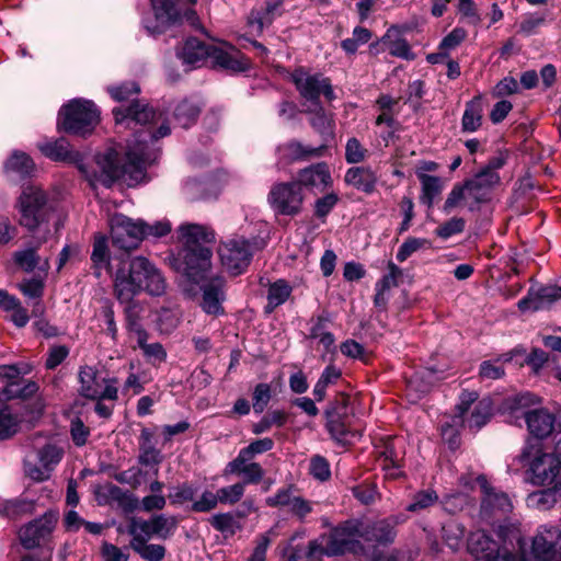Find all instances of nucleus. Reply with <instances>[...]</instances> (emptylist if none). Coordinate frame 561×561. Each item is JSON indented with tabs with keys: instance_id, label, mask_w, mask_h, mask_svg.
<instances>
[{
	"instance_id": "nucleus-1",
	"label": "nucleus",
	"mask_w": 561,
	"mask_h": 561,
	"mask_svg": "<svg viewBox=\"0 0 561 561\" xmlns=\"http://www.w3.org/2000/svg\"><path fill=\"white\" fill-rule=\"evenodd\" d=\"M169 134L170 127L165 123H162L156 133L151 130L139 133L135 141L128 145L124 164H119L118 152L114 148H108L96 154L98 170L94 171L91 181L100 182L105 186H111L117 180H123L128 185L141 182L145 178L146 168L159 157V149L153 145L149 146L147 137L153 142Z\"/></svg>"
},
{
	"instance_id": "nucleus-2",
	"label": "nucleus",
	"mask_w": 561,
	"mask_h": 561,
	"mask_svg": "<svg viewBox=\"0 0 561 561\" xmlns=\"http://www.w3.org/2000/svg\"><path fill=\"white\" fill-rule=\"evenodd\" d=\"M396 536L394 524L389 519L368 523L346 520L328 534L310 541L306 553L307 561H321L323 557H333L346 552H358L365 543H388Z\"/></svg>"
},
{
	"instance_id": "nucleus-3",
	"label": "nucleus",
	"mask_w": 561,
	"mask_h": 561,
	"mask_svg": "<svg viewBox=\"0 0 561 561\" xmlns=\"http://www.w3.org/2000/svg\"><path fill=\"white\" fill-rule=\"evenodd\" d=\"M113 283L114 295L119 302H129L142 291L151 296H161L167 289L161 271L141 255L122 260L115 271Z\"/></svg>"
},
{
	"instance_id": "nucleus-4",
	"label": "nucleus",
	"mask_w": 561,
	"mask_h": 561,
	"mask_svg": "<svg viewBox=\"0 0 561 561\" xmlns=\"http://www.w3.org/2000/svg\"><path fill=\"white\" fill-rule=\"evenodd\" d=\"M500 175L492 172H478L462 184H456L449 192L443 210L449 214L460 202L466 201L470 210L490 201L492 190L500 183Z\"/></svg>"
},
{
	"instance_id": "nucleus-5",
	"label": "nucleus",
	"mask_w": 561,
	"mask_h": 561,
	"mask_svg": "<svg viewBox=\"0 0 561 561\" xmlns=\"http://www.w3.org/2000/svg\"><path fill=\"white\" fill-rule=\"evenodd\" d=\"M19 224L30 231H35L48 224L54 211L48 203L47 194L38 186L23 188L16 202Z\"/></svg>"
},
{
	"instance_id": "nucleus-6",
	"label": "nucleus",
	"mask_w": 561,
	"mask_h": 561,
	"mask_svg": "<svg viewBox=\"0 0 561 561\" xmlns=\"http://www.w3.org/2000/svg\"><path fill=\"white\" fill-rule=\"evenodd\" d=\"M519 460L528 467V478L534 485L551 484L560 471V460L554 455L543 450L540 443H528L520 456Z\"/></svg>"
},
{
	"instance_id": "nucleus-7",
	"label": "nucleus",
	"mask_w": 561,
	"mask_h": 561,
	"mask_svg": "<svg viewBox=\"0 0 561 561\" xmlns=\"http://www.w3.org/2000/svg\"><path fill=\"white\" fill-rule=\"evenodd\" d=\"M99 123V111L91 101L75 100L59 112L57 127L73 135H85Z\"/></svg>"
},
{
	"instance_id": "nucleus-8",
	"label": "nucleus",
	"mask_w": 561,
	"mask_h": 561,
	"mask_svg": "<svg viewBox=\"0 0 561 561\" xmlns=\"http://www.w3.org/2000/svg\"><path fill=\"white\" fill-rule=\"evenodd\" d=\"M538 402V397L526 392L512 398L508 401V407L513 411H523L528 431L531 435L537 438H545L552 433L556 416L543 408L527 410Z\"/></svg>"
},
{
	"instance_id": "nucleus-9",
	"label": "nucleus",
	"mask_w": 561,
	"mask_h": 561,
	"mask_svg": "<svg viewBox=\"0 0 561 561\" xmlns=\"http://www.w3.org/2000/svg\"><path fill=\"white\" fill-rule=\"evenodd\" d=\"M455 424L461 423L471 431H479L484 426L492 415V403L489 399L478 401L476 391L465 390L461 392L457 404Z\"/></svg>"
},
{
	"instance_id": "nucleus-10",
	"label": "nucleus",
	"mask_w": 561,
	"mask_h": 561,
	"mask_svg": "<svg viewBox=\"0 0 561 561\" xmlns=\"http://www.w3.org/2000/svg\"><path fill=\"white\" fill-rule=\"evenodd\" d=\"M290 78L300 96L314 105H318L320 95H324L328 101L335 99L330 79L321 73L297 68L291 72Z\"/></svg>"
},
{
	"instance_id": "nucleus-11",
	"label": "nucleus",
	"mask_w": 561,
	"mask_h": 561,
	"mask_svg": "<svg viewBox=\"0 0 561 561\" xmlns=\"http://www.w3.org/2000/svg\"><path fill=\"white\" fill-rule=\"evenodd\" d=\"M81 396L92 400H117L118 389L116 379L102 378L92 366L81 367L79 371Z\"/></svg>"
},
{
	"instance_id": "nucleus-12",
	"label": "nucleus",
	"mask_w": 561,
	"mask_h": 561,
	"mask_svg": "<svg viewBox=\"0 0 561 561\" xmlns=\"http://www.w3.org/2000/svg\"><path fill=\"white\" fill-rule=\"evenodd\" d=\"M59 514L57 511H47L39 518L24 525L19 531L22 546L33 549L47 543L57 526Z\"/></svg>"
},
{
	"instance_id": "nucleus-13",
	"label": "nucleus",
	"mask_w": 561,
	"mask_h": 561,
	"mask_svg": "<svg viewBox=\"0 0 561 561\" xmlns=\"http://www.w3.org/2000/svg\"><path fill=\"white\" fill-rule=\"evenodd\" d=\"M267 201L276 214L295 216L301 210L304 196L298 183H277L271 188Z\"/></svg>"
},
{
	"instance_id": "nucleus-14",
	"label": "nucleus",
	"mask_w": 561,
	"mask_h": 561,
	"mask_svg": "<svg viewBox=\"0 0 561 561\" xmlns=\"http://www.w3.org/2000/svg\"><path fill=\"white\" fill-rule=\"evenodd\" d=\"M113 244L129 251L138 247L144 239L145 227L142 220H131L125 215L115 214L110 219Z\"/></svg>"
},
{
	"instance_id": "nucleus-15",
	"label": "nucleus",
	"mask_w": 561,
	"mask_h": 561,
	"mask_svg": "<svg viewBox=\"0 0 561 561\" xmlns=\"http://www.w3.org/2000/svg\"><path fill=\"white\" fill-rule=\"evenodd\" d=\"M28 367H19L18 365H1L0 379L7 380V385L0 390V400L7 401L15 398L26 399L35 394L38 386L34 381L20 380V375L28 373Z\"/></svg>"
},
{
	"instance_id": "nucleus-16",
	"label": "nucleus",
	"mask_w": 561,
	"mask_h": 561,
	"mask_svg": "<svg viewBox=\"0 0 561 561\" xmlns=\"http://www.w3.org/2000/svg\"><path fill=\"white\" fill-rule=\"evenodd\" d=\"M64 449L54 443H45L36 449V462L26 461L24 465L25 474L36 481L42 482L49 479L51 471L61 461Z\"/></svg>"
},
{
	"instance_id": "nucleus-17",
	"label": "nucleus",
	"mask_w": 561,
	"mask_h": 561,
	"mask_svg": "<svg viewBox=\"0 0 561 561\" xmlns=\"http://www.w3.org/2000/svg\"><path fill=\"white\" fill-rule=\"evenodd\" d=\"M222 266L233 274H240L251 260L250 244L244 238H232L218 248Z\"/></svg>"
},
{
	"instance_id": "nucleus-18",
	"label": "nucleus",
	"mask_w": 561,
	"mask_h": 561,
	"mask_svg": "<svg viewBox=\"0 0 561 561\" xmlns=\"http://www.w3.org/2000/svg\"><path fill=\"white\" fill-rule=\"evenodd\" d=\"M534 558L539 561H561V530L554 526H542L534 537Z\"/></svg>"
},
{
	"instance_id": "nucleus-19",
	"label": "nucleus",
	"mask_w": 561,
	"mask_h": 561,
	"mask_svg": "<svg viewBox=\"0 0 561 561\" xmlns=\"http://www.w3.org/2000/svg\"><path fill=\"white\" fill-rule=\"evenodd\" d=\"M240 493H224L221 497L217 493H171V502L183 505L185 510L193 512H209L218 502H237Z\"/></svg>"
},
{
	"instance_id": "nucleus-20",
	"label": "nucleus",
	"mask_w": 561,
	"mask_h": 561,
	"mask_svg": "<svg viewBox=\"0 0 561 561\" xmlns=\"http://www.w3.org/2000/svg\"><path fill=\"white\" fill-rule=\"evenodd\" d=\"M174 528L175 525L172 520L163 516H156L149 520L133 519L129 524L128 533L133 537L131 540L149 541L153 537L168 538Z\"/></svg>"
},
{
	"instance_id": "nucleus-21",
	"label": "nucleus",
	"mask_w": 561,
	"mask_h": 561,
	"mask_svg": "<svg viewBox=\"0 0 561 561\" xmlns=\"http://www.w3.org/2000/svg\"><path fill=\"white\" fill-rule=\"evenodd\" d=\"M211 250L209 247L192 248L184 250L183 272L193 283H199L207 278L211 267Z\"/></svg>"
},
{
	"instance_id": "nucleus-22",
	"label": "nucleus",
	"mask_w": 561,
	"mask_h": 561,
	"mask_svg": "<svg viewBox=\"0 0 561 561\" xmlns=\"http://www.w3.org/2000/svg\"><path fill=\"white\" fill-rule=\"evenodd\" d=\"M469 550L476 554L474 561H529L524 554L513 556L504 552L494 556L495 543L483 533H476L470 537Z\"/></svg>"
},
{
	"instance_id": "nucleus-23",
	"label": "nucleus",
	"mask_w": 561,
	"mask_h": 561,
	"mask_svg": "<svg viewBox=\"0 0 561 561\" xmlns=\"http://www.w3.org/2000/svg\"><path fill=\"white\" fill-rule=\"evenodd\" d=\"M116 124L126 123L128 127L136 125H146L147 123L158 122L161 118V114L157 113L139 101L133 102L128 106H117L113 110Z\"/></svg>"
},
{
	"instance_id": "nucleus-24",
	"label": "nucleus",
	"mask_w": 561,
	"mask_h": 561,
	"mask_svg": "<svg viewBox=\"0 0 561 561\" xmlns=\"http://www.w3.org/2000/svg\"><path fill=\"white\" fill-rule=\"evenodd\" d=\"M324 146L311 147L297 140L287 141L277 147V164L287 165L296 161H305L323 154Z\"/></svg>"
},
{
	"instance_id": "nucleus-25",
	"label": "nucleus",
	"mask_w": 561,
	"mask_h": 561,
	"mask_svg": "<svg viewBox=\"0 0 561 561\" xmlns=\"http://www.w3.org/2000/svg\"><path fill=\"white\" fill-rule=\"evenodd\" d=\"M210 57L217 66L230 71L241 72L249 68V61L243 54L230 45L211 46Z\"/></svg>"
},
{
	"instance_id": "nucleus-26",
	"label": "nucleus",
	"mask_w": 561,
	"mask_h": 561,
	"mask_svg": "<svg viewBox=\"0 0 561 561\" xmlns=\"http://www.w3.org/2000/svg\"><path fill=\"white\" fill-rule=\"evenodd\" d=\"M225 280L221 277H214L203 286V298L201 302L202 309L211 316L224 313L221 306L225 300Z\"/></svg>"
},
{
	"instance_id": "nucleus-27",
	"label": "nucleus",
	"mask_w": 561,
	"mask_h": 561,
	"mask_svg": "<svg viewBox=\"0 0 561 561\" xmlns=\"http://www.w3.org/2000/svg\"><path fill=\"white\" fill-rule=\"evenodd\" d=\"M559 299H561V287L546 286L530 290L527 297L518 301V308L522 311H537L547 308Z\"/></svg>"
},
{
	"instance_id": "nucleus-28",
	"label": "nucleus",
	"mask_w": 561,
	"mask_h": 561,
	"mask_svg": "<svg viewBox=\"0 0 561 561\" xmlns=\"http://www.w3.org/2000/svg\"><path fill=\"white\" fill-rule=\"evenodd\" d=\"M378 448V463L385 471L386 479H397L401 471V457L396 449V440L391 437L381 440Z\"/></svg>"
},
{
	"instance_id": "nucleus-29",
	"label": "nucleus",
	"mask_w": 561,
	"mask_h": 561,
	"mask_svg": "<svg viewBox=\"0 0 561 561\" xmlns=\"http://www.w3.org/2000/svg\"><path fill=\"white\" fill-rule=\"evenodd\" d=\"M179 238L185 245L184 250L192 248L208 247L215 241L214 231L197 224H183L179 227Z\"/></svg>"
},
{
	"instance_id": "nucleus-30",
	"label": "nucleus",
	"mask_w": 561,
	"mask_h": 561,
	"mask_svg": "<svg viewBox=\"0 0 561 561\" xmlns=\"http://www.w3.org/2000/svg\"><path fill=\"white\" fill-rule=\"evenodd\" d=\"M301 186L317 188L323 191L332 184L331 174L325 163H318L305 168L299 172L298 181H295Z\"/></svg>"
},
{
	"instance_id": "nucleus-31",
	"label": "nucleus",
	"mask_w": 561,
	"mask_h": 561,
	"mask_svg": "<svg viewBox=\"0 0 561 561\" xmlns=\"http://www.w3.org/2000/svg\"><path fill=\"white\" fill-rule=\"evenodd\" d=\"M345 182L366 194H371L378 182V175L370 167H355L346 171Z\"/></svg>"
},
{
	"instance_id": "nucleus-32",
	"label": "nucleus",
	"mask_w": 561,
	"mask_h": 561,
	"mask_svg": "<svg viewBox=\"0 0 561 561\" xmlns=\"http://www.w3.org/2000/svg\"><path fill=\"white\" fill-rule=\"evenodd\" d=\"M284 0H266L265 7L260 10H252L249 15V24L259 33L265 26L272 24L276 15L280 14Z\"/></svg>"
},
{
	"instance_id": "nucleus-33",
	"label": "nucleus",
	"mask_w": 561,
	"mask_h": 561,
	"mask_svg": "<svg viewBox=\"0 0 561 561\" xmlns=\"http://www.w3.org/2000/svg\"><path fill=\"white\" fill-rule=\"evenodd\" d=\"M125 308V327L128 334L135 339L144 337L147 331L142 325L145 308L141 304L134 301L126 302Z\"/></svg>"
},
{
	"instance_id": "nucleus-34",
	"label": "nucleus",
	"mask_w": 561,
	"mask_h": 561,
	"mask_svg": "<svg viewBox=\"0 0 561 561\" xmlns=\"http://www.w3.org/2000/svg\"><path fill=\"white\" fill-rule=\"evenodd\" d=\"M44 279L43 278H27L19 284L21 293L30 300H33V316L38 317L44 313L45 307L42 304L44 294Z\"/></svg>"
},
{
	"instance_id": "nucleus-35",
	"label": "nucleus",
	"mask_w": 561,
	"mask_h": 561,
	"mask_svg": "<svg viewBox=\"0 0 561 561\" xmlns=\"http://www.w3.org/2000/svg\"><path fill=\"white\" fill-rule=\"evenodd\" d=\"M483 105L480 96L473 98L466 103L461 118V129L465 133L477 131L482 125Z\"/></svg>"
},
{
	"instance_id": "nucleus-36",
	"label": "nucleus",
	"mask_w": 561,
	"mask_h": 561,
	"mask_svg": "<svg viewBox=\"0 0 561 561\" xmlns=\"http://www.w3.org/2000/svg\"><path fill=\"white\" fill-rule=\"evenodd\" d=\"M37 148L45 157L54 161H72L75 159L68 141L64 138L45 140L39 142Z\"/></svg>"
},
{
	"instance_id": "nucleus-37",
	"label": "nucleus",
	"mask_w": 561,
	"mask_h": 561,
	"mask_svg": "<svg viewBox=\"0 0 561 561\" xmlns=\"http://www.w3.org/2000/svg\"><path fill=\"white\" fill-rule=\"evenodd\" d=\"M13 259L15 264L25 272H32L36 266H38V270L46 275L50 267L48 257L39 264L41 260L35 248L16 251Z\"/></svg>"
},
{
	"instance_id": "nucleus-38",
	"label": "nucleus",
	"mask_w": 561,
	"mask_h": 561,
	"mask_svg": "<svg viewBox=\"0 0 561 561\" xmlns=\"http://www.w3.org/2000/svg\"><path fill=\"white\" fill-rule=\"evenodd\" d=\"M153 434L150 430L144 428L139 437V461L142 465H158L162 460V455L153 445Z\"/></svg>"
},
{
	"instance_id": "nucleus-39",
	"label": "nucleus",
	"mask_w": 561,
	"mask_h": 561,
	"mask_svg": "<svg viewBox=\"0 0 561 561\" xmlns=\"http://www.w3.org/2000/svg\"><path fill=\"white\" fill-rule=\"evenodd\" d=\"M211 46H208L197 38H188L182 48L181 57L185 64L197 65L206 57H210Z\"/></svg>"
},
{
	"instance_id": "nucleus-40",
	"label": "nucleus",
	"mask_w": 561,
	"mask_h": 561,
	"mask_svg": "<svg viewBox=\"0 0 561 561\" xmlns=\"http://www.w3.org/2000/svg\"><path fill=\"white\" fill-rule=\"evenodd\" d=\"M417 179L420 180L422 186L421 201L423 204L431 207L435 198L438 197L443 192L445 183L438 176L424 173H417Z\"/></svg>"
},
{
	"instance_id": "nucleus-41",
	"label": "nucleus",
	"mask_w": 561,
	"mask_h": 561,
	"mask_svg": "<svg viewBox=\"0 0 561 561\" xmlns=\"http://www.w3.org/2000/svg\"><path fill=\"white\" fill-rule=\"evenodd\" d=\"M273 447L274 442L270 437L256 439L239 451L237 458L232 460V467H238L243 462H248L256 455L270 451Z\"/></svg>"
},
{
	"instance_id": "nucleus-42",
	"label": "nucleus",
	"mask_w": 561,
	"mask_h": 561,
	"mask_svg": "<svg viewBox=\"0 0 561 561\" xmlns=\"http://www.w3.org/2000/svg\"><path fill=\"white\" fill-rule=\"evenodd\" d=\"M267 503L272 506H285L288 511L304 516L310 511L308 502L299 496L290 499V493H276L274 496L267 499Z\"/></svg>"
},
{
	"instance_id": "nucleus-43",
	"label": "nucleus",
	"mask_w": 561,
	"mask_h": 561,
	"mask_svg": "<svg viewBox=\"0 0 561 561\" xmlns=\"http://www.w3.org/2000/svg\"><path fill=\"white\" fill-rule=\"evenodd\" d=\"M291 294V287L284 279H278L271 284L267 293V306L268 312L273 311L278 306L286 302Z\"/></svg>"
},
{
	"instance_id": "nucleus-44",
	"label": "nucleus",
	"mask_w": 561,
	"mask_h": 561,
	"mask_svg": "<svg viewBox=\"0 0 561 561\" xmlns=\"http://www.w3.org/2000/svg\"><path fill=\"white\" fill-rule=\"evenodd\" d=\"M21 428V420L9 407H0V439L15 435Z\"/></svg>"
},
{
	"instance_id": "nucleus-45",
	"label": "nucleus",
	"mask_w": 561,
	"mask_h": 561,
	"mask_svg": "<svg viewBox=\"0 0 561 561\" xmlns=\"http://www.w3.org/2000/svg\"><path fill=\"white\" fill-rule=\"evenodd\" d=\"M34 510L35 505L33 502L20 497L0 502V515L9 518H19L24 515L32 514Z\"/></svg>"
},
{
	"instance_id": "nucleus-46",
	"label": "nucleus",
	"mask_w": 561,
	"mask_h": 561,
	"mask_svg": "<svg viewBox=\"0 0 561 561\" xmlns=\"http://www.w3.org/2000/svg\"><path fill=\"white\" fill-rule=\"evenodd\" d=\"M394 31H397V28L392 26L382 38L383 43L388 47L390 55L407 60L414 59V54L412 53L409 43L402 37H392V32Z\"/></svg>"
},
{
	"instance_id": "nucleus-47",
	"label": "nucleus",
	"mask_w": 561,
	"mask_h": 561,
	"mask_svg": "<svg viewBox=\"0 0 561 561\" xmlns=\"http://www.w3.org/2000/svg\"><path fill=\"white\" fill-rule=\"evenodd\" d=\"M137 345L142 351V354L147 362L150 364L157 365L161 364L167 358V352L161 343H148V333L142 337H138Z\"/></svg>"
},
{
	"instance_id": "nucleus-48",
	"label": "nucleus",
	"mask_w": 561,
	"mask_h": 561,
	"mask_svg": "<svg viewBox=\"0 0 561 561\" xmlns=\"http://www.w3.org/2000/svg\"><path fill=\"white\" fill-rule=\"evenodd\" d=\"M526 505L529 508L537 511H549L557 503L561 505L560 493H528L525 499Z\"/></svg>"
},
{
	"instance_id": "nucleus-49",
	"label": "nucleus",
	"mask_w": 561,
	"mask_h": 561,
	"mask_svg": "<svg viewBox=\"0 0 561 561\" xmlns=\"http://www.w3.org/2000/svg\"><path fill=\"white\" fill-rule=\"evenodd\" d=\"M158 22L163 25L175 22L179 18L173 0H150Z\"/></svg>"
},
{
	"instance_id": "nucleus-50",
	"label": "nucleus",
	"mask_w": 561,
	"mask_h": 561,
	"mask_svg": "<svg viewBox=\"0 0 561 561\" xmlns=\"http://www.w3.org/2000/svg\"><path fill=\"white\" fill-rule=\"evenodd\" d=\"M227 470L230 473H237L245 483H256L263 477V469L256 462H243L238 467H232V461L228 463Z\"/></svg>"
},
{
	"instance_id": "nucleus-51",
	"label": "nucleus",
	"mask_w": 561,
	"mask_h": 561,
	"mask_svg": "<svg viewBox=\"0 0 561 561\" xmlns=\"http://www.w3.org/2000/svg\"><path fill=\"white\" fill-rule=\"evenodd\" d=\"M7 170L19 173L22 176L30 175L34 169L35 163L32 158L25 152H14L5 163Z\"/></svg>"
},
{
	"instance_id": "nucleus-52",
	"label": "nucleus",
	"mask_w": 561,
	"mask_h": 561,
	"mask_svg": "<svg viewBox=\"0 0 561 561\" xmlns=\"http://www.w3.org/2000/svg\"><path fill=\"white\" fill-rule=\"evenodd\" d=\"M130 546L142 559L147 561H161L165 556V548L162 545L131 540Z\"/></svg>"
},
{
	"instance_id": "nucleus-53",
	"label": "nucleus",
	"mask_w": 561,
	"mask_h": 561,
	"mask_svg": "<svg viewBox=\"0 0 561 561\" xmlns=\"http://www.w3.org/2000/svg\"><path fill=\"white\" fill-rule=\"evenodd\" d=\"M211 526L225 537H232L240 528L239 522L230 514H218L211 517Z\"/></svg>"
},
{
	"instance_id": "nucleus-54",
	"label": "nucleus",
	"mask_w": 561,
	"mask_h": 561,
	"mask_svg": "<svg viewBox=\"0 0 561 561\" xmlns=\"http://www.w3.org/2000/svg\"><path fill=\"white\" fill-rule=\"evenodd\" d=\"M512 356L508 354H504L496 358L495 360H484L480 365V376L486 379H499L504 375V368L500 362H510Z\"/></svg>"
},
{
	"instance_id": "nucleus-55",
	"label": "nucleus",
	"mask_w": 561,
	"mask_h": 561,
	"mask_svg": "<svg viewBox=\"0 0 561 561\" xmlns=\"http://www.w3.org/2000/svg\"><path fill=\"white\" fill-rule=\"evenodd\" d=\"M198 115L199 108L195 104L187 101L181 102L174 112L175 119L184 128L194 123Z\"/></svg>"
},
{
	"instance_id": "nucleus-56",
	"label": "nucleus",
	"mask_w": 561,
	"mask_h": 561,
	"mask_svg": "<svg viewBox=\"0 0 561 561\" xmlns=\"http://www.w3.org/2000/svg\"><path fill=\"white\" fill-rule=\"evenodd\" d=\"M108 248L107 240L104 236L98 234L94 237L93 250L91 260L96 267H102L108 263Z\"/></svg>"
},
{
	"instance_id": "nucleus-57",
	"label": "nucleus",
	"mask_w": 561,
	"mask_h": 561,
	"mask_svg": "<svg viewBox=\"0 0 561 561\" xmlns=\"http://www.w3.org/2000/svg\"><path fill=\"white\" fill-rule=\"evenodd\" d=\"M45 402L42 398H34L32 401L23 405V413L20 416L21 423H33L37 421L44 413Z\"/></svg>"
},
{
	"instance_id": "nucleus-58",
	"label": "nucleus",
	"mask_w": 561,
	"mask_h": 561,
	"mask_svg": "<svg viewBox=\"0 0 561 561\" xmlns=\"http://www.w3.org/2000/svg\"><path fill=\"white\" fill-rule=\"evenodd\" d=\"M460 485L472 491L477 489H479L480 491L493 490V486L491 485L486 476L476 472H468L467 474H463L460 478Z\"/></svg>"
},
{
	"instance_id": "nucleus-59",
	"label": "nucleus",
	"mask_w": 561,
	"mask_h": 561,
	"mask_svg": "<svg viewBox=\"0 0 561 561\" xmlns=\"http://www.w3.org/2000/svg\"><path fill=\"white\" fill-rule=\"evenodd\" d=\"M466 221L460 217H453L451 219L439 225L435 229V234L442 239H448L455 234L461 233L465 229Z\"/></svg>"
},
{
	"instance_id": "nucleus-60",
	"label": "nucleus",
	"mask_w": 561,
	"mask_h": 561,
	"mask_svg": "<svg viewBox=\"0 0 561 561\" xmlns=\"http://www.w3.org/2000/svg\"><path fill=\"white\" fill-rule=\"evenodd\" d=\"M271 392L268 383L262 382L255 386L252 398L255 413H262L265 410L272 397Z\"/></svg>"
},
{
	"instance_id": "nucleus-61",
	"label": "nucleus",
	"mask_w": 561,
	"mask_h": 561,
	"mask_svg": "<svg viewBox=\"0 0 561 561\" xmlns=\"http://www.w3.org/2000/svg\"><path fill=\"white\" fill-rule=\"evenodd\" d=\"M428 245L426 239L421 238H408L399 248L397 252V260L402 263L410 257L417 250Z\"/></svg>"
},
{
	"instance_id": "nucleus-62",
	"label": "nucleus",
	"mask_w": 561,
	"mask_h": 561,
	"mask_svg": "<svg viewBox=\"0 0 561 561\" xmlns=\"http://www.w3.org/2000/svg\"><path fill=\"white\" fill-rule=\"evenodd\" d=\"M387 268L388 273L383 275L376 284L389 291L392 287L399 286L403 276V271L393 262H389Z\"/></svg>"
},
{
	"instance_id": "nucleus-63",
	"label": "nucleus",
	"mask_w": 561,
	"mask_h": 561,
	"mask_svg": "<svg viewBox=\"0 0 561 561\" xmlns=\"http://www.w3.org/2000/svg\"><path fill=\"white\" fill-rule=\"evenodd\" d=\"M367 149L356 138H351L346 142L345 159L348 163H359L365 160Z\"/></svg>"
},
{
	"instance_id": "nucleus-64",
	"label": "nucleus",
	"mask_w": 561,
	"mask_h": 561,
	"mask_svg": "<svg viewBox=\"0 0 561 561\" xmlns=\"http://www.w3.org/2000/svg\"><path fill=\"white\" fill-rule=\"evenodd\" d=\"M108 92L115 101L124 102L129 100L133 95H137L140 89L137 83L128 82L118 87L108 88Z\"/></svg>"
}]
</instances>
